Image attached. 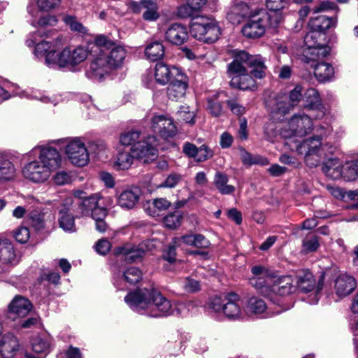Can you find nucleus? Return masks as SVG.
<instances>
[{
    "label": "nucleus",
    "instance_id": "11",
    "mask_svg": "<svg viewBox=\"0 0 358 358\" xmlns=\"http://www.w3.org/2000/svg\"><path fill=\"white\" fill-rule=\"evenodd\" d=\"M66 154L71 162L77 166H84L90 161L85 145L80 139L71 141L66 145Z\"/></svg>",
    "mask_w": 358,
    "mask_h": 358
},
{
    "label": "nucleus",
    "instance_id": "46",
    "mask_svg": "<svg viewBox=\"0 0 358 358\" xmlns=\"http://www.w3.org/2000/svg\"><path fill=\"white\" fill-rule=\"evenodd\" d=\"M134 157L131 152H119L114 165L119 170L128 169L132 164Z\"/></svg>",
    "mask_w": 358,
    "mask_h": 358
},
{
    "label": "nucleus",
    "instance_id": "27",
    "mask_svg": "<svg viewBox=\"0 0 358 358\" xmlns=\"http://www.w3.org/2000/svg\"><path fill=\"white\" fill-rule=\"evenodd\" d=\"M19 348V341L12 333L4 334L0 340V351L4 358L13 357Z\"/></svg>",
    "mask_w": 358,
    "mask_h": 358
},
{
    "label": "nucleus",
    "instance_id": "18",
    "mask_svg": "<svg viewBox=\"0 0 358 358\" xmlns=\"http://www.w3.org/2000/svg\"><path fill=\"white\" fill-rule=\"evenodd\" d=\"M269 288L270 292L268 294H262V295L268 297L271 300L276 295H288L292 292V280L290 276H284L275 280V276H273V283Z\"/></svg>",
    "mask_w": 358,
    "mask_h": 358
},
{
    "label": "nucleus",
    "instance_id": "12",
    "mask_svg": "<svg viewBox=\"0 0 358 358\" xmlns=\"http://www.w3.org/2000/svg\"><path fill=\"white\" fill-rule=\"evenodd\" d=\"M303 88L296 85L289 92V95L279 94L276 99V110L278 113L285 115L293 108L302 98Z\"/></svg>",
    "mask_w": 358,
    "mask_h": 358
},
{
    "label": "nucleus",
    "instance_id": "49",
    "mask_svg": "<svg viewBox=\"0 0 358 358\" xmlns=\"http://www.w3.org/2000/svg\"><path fill=\"white\" fill-rule=\"evenodd\" d=\"M64 22L67 24L71 31H78L81 34H85L87 29L83 24L77 20L75 16L66 15L63 18Z\"/></svg>",
    "mask_w": 358,
    "mask_h": 358
},
{
    "label": "nucleus",
    "instance_id": "52",
    "mask_svg": "<svg viewBox=\"0 0 358 358\" xmlns=\"http://www.w3.org/2000/svg\"><path fill=\"white\" fill-rule=\"evenodd\" d=\"M179 120L184 121L185 123L193 124L194 123L195 115L193 111L189 110V106H182L178 110Z\"/></svg>",
    "mask_w": 358,
    "mask_h": 358
},
{
    "label": "nucleus",
    "instance_id": "42",
    "mask_svg": "<svg viewBox=\"0 0 358 358\" xmlns=\"http://www.w3.org/2000/svg\"><path fill=\"white\" fill-rule=\"evenodd\" d=\"M249 66L252 68L250 73L254 78H262L265 76L266 66L262 57L255 56L252 59Z\"/></svg>",
    "mask_w": 358,
    "mask_h": 358
},
{
    "label": "nucleus",
    "instance_id": "55",
    "mask_svg": "<svg viewBox=\"0 0 358 358\" xmlns=\"http://www.w3.org/2000/svg\"><path fill=\"white\" fill-rule=\"evenodd\" d=\"M196 162H206L213 157V151L206 144L198 148V154H196Z\"/></svg>",
    "mask_w": 358,
    "mask_h": 358
},
{
    "label": "nucleus",
    "instance_id": "60",
    "mask_svg": "<svg viewBox=\"0 0 358 358\" xmlns=\"http://www.w3.org/2000/svg\"><path fill=\"white\" fill-rule=\"evenodd\" d=\"M41 318L38 316H35L21 321L19 327L21 329H30L41 327Z\"/></svg>",
    "mask_w": 358,
    "mask_h": 358
},
{
    "label": "nucleus",
    "instance_id": "13",
    "mask_svg": "<svg viewBox=\"0 0 358 358\" xmlns=\"http://www.w3.org/2000/svg\"><path fill=\"white\" fill-rule=\"evenodd\" d=\"M50 173L49 169L38 160L27 164L22 169L24 177L36 183L44 182L49 178Z\"/></svg>",
    "mask_w": 358,
    "mask_h": 358
},
{
    "label": "nucleus",
    "instance_id": "53",
    "mask_svg": "<svg viewBox=\"0 0 358 358\" xmlns=\"http://www.w3.org/2000/svg\"><path fill=\"white\" fill-rule=\"evenodd\" d=\"M181 215L178 213H173L164 217V224L169 229H176L180 224Z\"/></svg>",
    "mask_w": 358,
    "mask_h": 358
},
{
    "label": "nucleus",
    "instance_id": "47",
    "mask_svg": "<svg viewBox=\"0 0 358 358\" xmlns=\"http://www.w3.org/2000/svg\"><path fill=\"white\" fill-rule=\"evenodd\" d=\"M241 159L245 165L262 164L266 165L268 161L266 158L256 155L252 156L250 153L244 149L241 150Z\"/></svg>",
    "mask_w": 358,
    "mask_h": 358
},
{
    "label": "nucleus",
    "instance_id": "25",
    "mask_svg": "<svg viewBox=\"0 0 358 358\" xmlns=\"http://www.w3.org/2000/svg\"><path fill=\"white\" fill-rule=\"evenodd\" d=\"M141 189L137 187L123 190L117 199L118 205L122 208L131 209L139 201Z\"/></svg>",
    "mask_w": 358,
    "mask_h": 358
},
{
    "label": "nucleus",
    "instance_id": "48",
    "mask_svg": "<svg viewBox=\"0 0 358 358\" xmlns=\"http://www.w3.org/2000/svg\"><path fill=\"white\" fill-rule=\"evenodd\" d=\"M171 204V202L164 198L155 199L152 203V209L150 208L148 213L152 217H157L160 213L167 210Z\"/></svg>",
    "mask_w": 358,
    "mask_h": 358
},
{
    "label": "nucleus",
    "instance_id": "32",
    "mask_svg": "<svg viewBox=\"0 0 358 358\" xmlns=\"http://www.w3.org/2000/svg\"><path fill=\"white\" fill-rule=\"evenodd\" d=\"M228 182L229 177L226 173L221 171H217L215 173L213 184L221 194L228 195L235 192V187L228 185Z\"/></svg>",
    "mask_w": 358,
    "mask_h": 358
},
{
    "label": "nucleus",
    "instance_id": "34",
    "mask_svg": "<svg viewBox=\"0 0 358 358\" xmlns=\"http://www.w3.org/2000/svg\"><path fill=\"white\" fill-rule=\"evenodd\" d=\"M314 75L319 82L329 80L334 73V68L328 63L321 62L313 66Z\"/></svg>",
    "mask_w": 358,
    "mask_h": 358
},
{
    "label": "nucleus",
    "instance_id": "38",
    "mask_svg": "<svg viewBox=\"0 0 358 358\" xmlns=\"http://www.w3.org/2000/svg\"><path fill=\"white\" fill-rule=\"evenodd\" d=\"M15 169L13 163L0 155V181H8L15 176Z\"/></svg>",
    "mask_w": 358,
    "mask_h": 358
},
{
    "label": "nucleus",
    "instance_id": "63",
    "mask_svg": "<svg viewBox=\"0 0 358 358\" xmlns=\"http://www.w3.org/2000/svg\"><path fill=\"white\" fill-rule=\"evenodd\" d=\"M182 180V176L178 173H171L167 176L163 183L160 185L162 187L173 188Z\"/></svg>",
    "mask_w": 358,
    "mask_h": 358
},
{
    "label": "nucleus",
    "instance_id": "19",
    "mask_svg": "<svg viewBox=\"0 0 358 358\" xmlns=\"http://www.w3.org/2000/svg\"><path fill=\"white\" fill-rule=\"evenodd\" d=\"M38 161L52 172L60 166L62 159L55 148L44 147L41 149Z\"/></svg>",
    "mask_w": 358,
    "mask_h": 358
},
{
    "label": "nucleus",
    "instance_id": "8",
    "mask_svg": "<svg viewBox=\"0 0 358 358\" xmlns=\"http://www.w3.org/2000/svg\"><path fill=\"white\" fill-rule=\"evenodd\" d=\"M253 276L250 278V284L262 294H268L273 283V273L262 265H255L251 268Z\"/></svg>",
    "mask_w": 358,
    "mask_h": 358
},
{
    "label": "nucleus",
    "instance_id": "16",
    "mask_svg": "<svg viewBox=\"0 0 358 358\" xmlns=\"http://www.w3.org/2000/svg\"><path fill=\"white\" fill-rule=\"evenodd\" d=\"M32 308V304L29 300L20 295H16L8 306V313L15 317H24Z\"/></svg>",
    "mask_w": 358,
    "mask_h": 358
},
{
    "label": "nucleus",
    "instance_id": "57",
    "mask_svg": "<svg viewBox=\"0 0 358 358\" xmlns=\"http://www.w3.org/2000/svg\"><path fill=\"white\" fill-rule=\"evenodd\" d=\"M336 149V147L331 144L322 143L320 150L318 154L319 164L322 160L329 158L330 155L334 154Z\"/></svg>",
    "mask_w": 358,
    "mask_h": 358
},
{
    "label": "nucleus",
    "instance_id": "21",
    "mask_svg": "<svg viewBox=\"0 0 358 358\" xmlns=\"http://www.w3.org/2000/svg\"><path fill=\"white\" fill-rule=\"evenodd\" d=\"M357 287L355 279L348 275H341L334 281V290L339 299L352 293Z\"/></svg>",
    "mask_w": 358,
    "mask_h": 358
},
{
    "label": "nucleus",
    "instance_id": "58",
    "mask_svg": "<svg viewBox=\"0 0 358 358\" xmlns=\"http://www.w3.org/2000/svg\"><path fill=\"white\" fill-rule=\"evenodd\" d=\"M178 15L182 18L194 17L196 13L189 2L178 8Z\"/></svg>",
    "mask_w": 358,
    "mask_h": 358
},
{
    "label": "nucleus",
    "instance_id": "3",
    "mask_svg": "<svg viewBox=\"0 0 358 358\" xmlns=\"http://www.w3.org/2000/svg\"><path fill=\"white\" fill-rule=\"evenodd\" d=\"M279 23L280 17L277 14L271 15L265 10H259L248 19L242 28V33L247 38H259L264 35L268 25L275 27Z\"/></svg>",
    "mask_w": 358,
    "mask_h": 358
},
{
    "label": "nucleus",
    "instance_id": "56",
    "mask_svg": "<svg viewBox=\"0 0 358 358\" xmlns=\"http://www.w3.org/2000/svg\"><path fill=\"white\" fill-rule=\"evenodd\" d=\"M246 68L247 67L234 59L228 66L227 73L231 79H232V76L247 72Z\"/></svg>",
    "mask_w": 358,
    "mask_h": 358
},
{
    "label": "nucleus",
    "instance_id": "40",
    "mask_svg": "<svg viewBox=\"0 0 358 358\" xmlns=\"http://www.w3.org/2000/svg\"><path fill=\"white\" fill-rule=\"evenodd\" d=\"M324 33L313 29L308 32L304 37V43L307 48L325 46L322 41L324 39Z\"/></svg>",
    "mask_w": 358,
    "mask_h": 358
},
{
    "label": "nucleus",
    "instance_id": "6",
    "mask_svg": "<svg viewBox=\"0 0 358 358\" xmlns=\"http://www.w3.org/2000/svg\"><path fill=\"white\" fill-rule=\"evenodd\" d=\"M311 115L296 114L292 117L280 134L285 138L294 136L303 137L313 129Z\"/></svg>",
    "mask_w": 358,
    "mask_h": 358
},
{
    "label": "nucleus",
    "instance_id": "61",
    "mask_svg": "<svg viewBox=\"0 0 358 358\" xmlns=\"http://www.w3.org/2000/svg\"><path fill=\"white\" fill-rule=\"evenodd\" d=\"M224 303V299H222L221 296H215L210 299L209 308L215 313L223 312Z\"/></svg>",
    "mask_w": 358,
    "mask_h": 358
},
{
    "label": "nucleus",
    "instance_id": "37",
    "mask_svg": "<svg viewBox=\"0 0 358 358\" xmlns=\"http://www.w3.org/2000/svg\"><path fill=\"white\" fill-rule=\"evenodd\" d=\"M145 54L152 62L161 59L164 55V47L159 41L152 42L146 46Z\"/></svg>",
    "mask_w": 358,
    "mask_h": 358
},
{
    "label": "nucleus",
    "instance_id": "59",
    "mask_svg": "<svg viewBox=\"0 0 358 358\" xmlns=\"http://www.w3.org/2000/svg\"><path fill=\"white\" fill-rule=\"evenodd\" d=\"M207 108L210 113L215 117L220 116L222 113V104L217 99H208Z\"/></svg>",
    "mask_w": 358,
    "mask_h": 358
},
{
    "label": "nucleus",
    "instance_id": "15",
    "mask_svg": "<svg viewBox=\"0 0 358 358\" xmlns=\"http://www.w3.org/2000/svg\"><path fill=\"white\" fill-rule=\"evenodd\" d=\"M297 285L299 288L303 292L308 293L316 289V294H318L323 288L324 276L320 275L316 282L312 273L304 271L297 277Z\"/></svg>",
    "mask_w": 358,
    "mask_h": 358
},
{
    "label": "nucleus",
    "instance_id": "35",
    "mask_svg": "<svg viewBox=\"0 0 358 358\" xmlns=\"http://www.w3.org/2000/svg\"><path fill=\"white\" fill-rule=\"evenodd\" d=\"M336 24V18L329 17L325 15H319L312 18L309 22L310 29L320 31L323 33Z\"/></svg>",
    "mask_w": 358,
    "mask_h": 358
},
{
    "label": "nucleus",
    "instance_id": "9",
    "mask_svg": "<svg viewBox=\"0 0 358 358\" xmlns=\"http://www.w3.org/2000/svg\"><path fill=\"white\" fill-rule=\"evenodd\" d=\"M90 51L82 45L66 47L60 52L59 66L62 67H75L83 62L88 57Z\"/></svg>",
    "mask_w": 358,
    "mask_h": 358
},
{
    "label": "nucleus",
    "instance_id": "54",
    "mask_svg": "<svg viewBox=\"0 0 358 358\" xmlns=\"http://www.w3.org/2000/svg\"><path fill=\"white\" fill-rule=\"evenodd\" d=\"M266 4L267 8L271 11H273V13H268V15H273L274 13H275L280 17V20L281 17L277 13V11H279L285 8L287 4V0H266Z\"/></svg>",
    "mask_w": 358,
    "mask_h": 358
},
{
    "label": "nucleus",
    "instance_id": "2",
    "mask_svg": "<svg viewBox=\"0 0 358 358\" xmlns=\"http://www.w3.org/2000/svg\"><path fill=\"white\" fill-rule=\"evenodd\" d=\"M125 302L135 311L158 317L173 313L172 304L155 288H141L129 293Z\"/></svg>",
    "mask_w": 358,
    "mask_h": 358
},
{
    "label": "nucleus",
    "instance_id": "24",
    "mask_svg": "<svg viewBox=\"0 0 358 358\" xmlns=\"http://www.w3.org/2000/svg\"><path fill=\"white\" fill-rule=\"evenodd\" d=\"M166 39L172 44L180 45L188 38L187 28L178 23L171 24L165 33Z\"/></svg>",
    "mask_w": 358,
    "mask_h": 358
},
{
    "label": "nucleus",
    "instance_id": "31",
    "mask_svg": "<svg viewBox=\"0 0 358 358\" xmlns=\"http://www.w3.org/2000/svg\"><path fill=\"white\" fill-rule=\"evenodd\" d=\"M230 85L243 90H254L257 87L256 82L252 75L251 73L248 74L246 72L241 75L232 76Z\"/></svg>",
    "mask_w": 358,
    "mask_h": 358
},
{
    "label": "nucleus",
    "instance_id": "7",
    "mask_svg": "<svg viewBox=\"0 0 358 358\" xmlns=\"http://www.w3.org/2000/svg\"><path fill=\"white\" fill-rule=\"evenodd\" d=\"M157 138L155 136H148L134 143L131 148V152L137 159L148 163L153 160L157 154L156 148Z\"/></svg>",
    "mask_w": 358,
    "mask_h": 358
},
{
    "label": "nucleus",
    "instance_id": "43",
    "mask_svg": "<svg viewBox=\"0 0 358 358\" xmlns=\"http://www.w3.org/2000/svg\"><path fill=\"white\" fill-rule=\"evenodd\" d=\"M266 309L264 301L256 296L250 298L246 305V312L249 314H261Z\"/></svg>",
    "mask_w": 358,
    "mask_h": 358
},
{
    "label": "nucleus",
    "instance_id": "26",
    "mask_svg": "<svg viewBox=\"0 0 358 358\" xmlns=\"http://www.w3.org/2000/svg\"><path fill=\"white\" fill-rule=\"evenodd\" d=\"M329 53V48L328 46L308 48L303 55V61L313 67L320 63V60L325 58Z\"/></svg>",
    "mask_w": 358,
    "mask_h": 358
},
{
    "label": "nucleus",
    "instance_id": "5",
    "mask_svg": "<svg viewBox=\"0 0 358 358\" xmlns=\"http://www.w3.org/2000/svg\"><path fill=\"white\" fill-rule=\"evenodd\" d=\"M191 35L206 43L217 41L222 34L221 28L214 19L197 17L192 22L190 27Z\"/></svg>",
    "mask_w": 358,
    "mask_h": 358
},
{
    "label": "nucleus",
    "instance_id": "33",
    "mask_svg": "<svg viewBox=\"0 0 358 358\" xmlns=\"http://www.w3.org/2000/svg\"><path fill=\"white\" fill-rule=\"evenodd\" d=\"M15 254L10 241L7 238H0V262L10 264L14 261Z\"/></svg>",
    "mask_w": 358,
    "mask_h": 358
},
{
    "label": "nucleus",
    "instance_id": "64",
    "mask_svg": "<svg viewBox=\"0 0 358 358\" xmlns=\"http://www.w3.org/2000/svg\"><path fill=\"white\" fill-rule=\"evenodd\" d=\"M53 180L57 185H64L71 182V176L66 171H59L53 176Z\"/></svg>",
    "mask_w": 358,
    "mask_h": 358
},
{
    "label": "nucleus",
    "instance_id": "20",
    "mask_svg": "<svg viewBox=\"0 0 358 358\" xmlns=\"http://www.w3.org/2000/svg\"><path fill=\"white\" fill-rule=\"evenodd\" d=\"M224 301L223 310L224 315L229 319H239L242 315V312L238 294L234 292L228 293L224 296Z\"/></svg>",
    "mask_w": 358,
    "mask_h": 358
},
{
    "label": "nucleus",
    "instance_id": "62",
    "mask_svg": "<svg viewBox=\"0 0 358 358\" xmlns=\"http://www.w3.org/2000/svg\"><path fill=\"white\" fill-rule=\"evenodd\" d=\"M255 57L242 50L236 52L234 59L247 67L250 66L252 59H254Z\"/></svg>",
    "mask_w": 358,
    "mask_h": 358
},
{
    "label": "nucleus",
    "instance_id": "44",
    "mask_svg": "<svg viewBox=\"0 0 358 358\" xmlns=\"http://www.w3.org/2000/svg\"><path fill=\"white\" fill-rule=\"evenodd\" d=\"M304 96L308 103L306 106L308 110L319 108H321L322 101L320 94L317 90L315 88H309L306 91Z\"/></svg>",
    "mask_w": 358,
    "mask_h": 358
},
{
    "label": "nucleus",
    "instance_id": "30",
    "mask_svg": "<svg viewBox=\"0 0 358 358\" xmlns=\"http://www.w3.org/2000/svg\"><path fill=\"white\" fill-rule=\"evenodd\" d=\"M101 200L99 194H93L80 201L78 204V212L76 217L90 216Z\"/></svg>",
    "mask_w": 358,
    "mask_h": 358
},
{
    "label": "nucleus",
    "instance_id": "41",
    "mask_svg": "<svg viewBox=\"0 0 358 358\" xmlns=\"http://www.w3.org/2000/svg\"><path fill=\"white\" fill-rule=\"evenodd\" d=\"M143 3L145 10L143 18L146 21L157 20L159 17L157 3L152 0H143Z\"/></svg>",
    "mask_w": 358,
    "mask_h": 358
},
{
    "label": "nucleus",
    "instance_id": "28",
    "mask_svg": "<svg viewBox=\"0 0 358 358\" xmlns=\"http://www.w3.org/2000/svg\"><path fill=\"white\" fill-rule=\"evenodd\" d=\"M31 347L36 354L47 355L52 348V338L47 334H39L31 338Z\"/></svg>",
    "mask_w": 358,
    "mask_h": 358
},
{
    "label": "nucleus",
    "instance_id": "10",
    "mask_svg": "<svg viewBox=\"0 0 358 358\" xmlns=\"http://www.w3.org/2000/svg\"><path fill=\"white\" fill-rule=\"evenodd\" d=\"M152 130L164 139L173 138L178 133L177 127L170 116L154 115L150 120Z\"/></svg>",
    "mask_w": 358,
    "mask_h": 358
},
{
    "label": "nucleus",
    "instance_id": "36",
    "mask_svg": "<svg viewBox=\"0 0 358 358\" xmlns=\"http://www.w3.org/2000/svg\"><path fill=\"white\" fill-rule=\"evenodd\" d=\"M58 224L66 232H75L76 231L75 224V217L64 210H59Z\"/></svg>",
    "mask_w": 358,
    "mask_h": 358
},
{
    "label": "nucleus",
    "instance_id": "23",
    "mask_svg": "<svg viewBox=\"0 0 358 358\" xmlns=\"http://www.w3.org/2000/svg\"><path fill=\"white\" fill-rule=\"evenodd\" d=\"M144 245L138 246L126 244L115 249V255H120L124 257V260L130 262L140 261L145 255Z\"/></svg>",
    "mask_w": 358,
    "mask_h": 358
},
{
    "label": "nucleus",
    "instance_id": "22",
    "mask_svg": "<svg viewBox=\"0 0 358 358\" xmlns=\"http://www.w3.org/2000/svg\"><path fill=\"white\" fill-rule=\"evenodd\" d=\"M181 71L179 69L172 67L162 62L157 63L155 68V78L156 81L160 85H166L175 77L180 74Z\"/></svg>",
    "mask_w": 358,
    "mask_h": 358
},
{
    "label": "nucleus",
    "instance_id": "39",
    "mask_svg": "<svg viewBox=\"0 0 358 358\" xmlns=\"http://www.w3.org/2000/svg\"><path fill=\"white\" fill-rule=\"evenodd\" d=\"M62 40L63 38L59 36L54 41L43 40L38 43L35 47V55L38 57L46 55L50 50H54L57 46L62 44Z\"/></svg>",
    "mask_w": 358,
    "mask_h": 358
},
{
    "label": "nucleus",
    "instance_id": "17",
    "mask_svg": "<svg viewBox=\"0 0 358 358\" xmlns=\"http://www.w3.org/2000/svg\"><path fill=\"white\" fill-rule=\"evenodd\" d=\"M187 87V78L185 74L180 73L170 81L166 89L169 99L176 101L181 99L185 96Z\"/></svg>",
    "mask_w": 358,
    "mask_h": 358
},
{
    "label": "nucleus",
    "instance_id": "29",
    "mask_svg": "<svg viewBox=\"0 0 358 358\" xmlns=\"http://www.w3.org/2000/svg\"><path fill=\"white\" fill-rule=\"evenodd\" d=\"M251 10L248 5L244 2H240L234 5L227 13V18L232 23H240L243 18H250L255 13Z\"/></svg>",
    "mask_w": 358,
    "mask_h": 358
},
{
    "label": "nucleus",
    "instance_id": "50",
    "mask_svg": "<svg viewBox=\"0 0 358 358\" xmlns=\"http://www.w3.org/2000/svg\"><path fill=\"white\" fill-rule=\"evenodd\" d=\"M142 138L138 131H131L124 133L120 136V143L124 145H131Z\"/></svg>",
    "mask_w": 358,
    "mask_h": 358
},
{
    "label": "nucleus",
    "instance_id": "51",
    "mask_svg": "<svg viewBox=\"0 0 358 358\" xmlns=\"http://www.w3.org/2000/svg\"><path fill=\"white\" fill-rule=\"evenodd\" d=\"M45 215L38 211H32L29 214L31 224L36 230H41L45 227Z\"/></svg>",
    "mask_w": 358,
    "mask_h": 358
},
{
    "label": "nucleus",
    "instance_id": "45",
    "mask_svg": "<svg viewBox=\"0 0 358 358\" xmlns=\"http://www.w3.org/2000/svg\"><path fill=\"white\" fill-rule=\"evenodd\" d=\"M122 278L126 282L134 285L142 279L143 273L138 268L130 266L123 272Z\"/></svg>",
    "mask_w": 358,
    "mask_h": 358
},
{
    "label": "nucleus",
    "instance_id": "4",
    "mask_svg": "<svg viewBox=\"0 0 358 358\" xmlns=\"http://www.w3.org/2000/svg\"><path fill=\"white\" fill-rule=\"evenodd\" d=\"M317 136L307 138L296 145L300 153H305V162L310 167L319 165V152L322 144V138L328 136L332 131L329 127L318 126L315 127Z\"/></svg>",
    "mask_w": 358,
    "mask_h": 358
},
{
    "label": "nucleus",
    "instance_id": "14",
    "mask_svg": "<svg viewBox=\"0 0 358 358\" xmlns=\"http://www.w3.org/2000/svg\"><path fill=\"white\" fill-rule=\"evenodd\" d=\"M322 171L331 178H337L342 174L348 180H354L358 177V161H353L348 163L342 171L338 166L332 167L328 164H324Z\"/></svg>",
    "mask_w": 358,
    "mask_h": 358
},
{
    "label": "nucleus",
    "instance_id": "1",
    "mask_svg": "<svg viewBox=\"0 0 358 358\" xmlns=\"http://www.w3.org/2000/svg\"><path fill=\"white\" fill-rule=\"evenodd\" d=\"M92 51L96 54L87 71L92 79H101L110 69L122 66L127 56L126 50L103 35L96 37Z\"/></svg>",
    "mask_w": 358,
    "mask_h": 358
}]
</instances>
